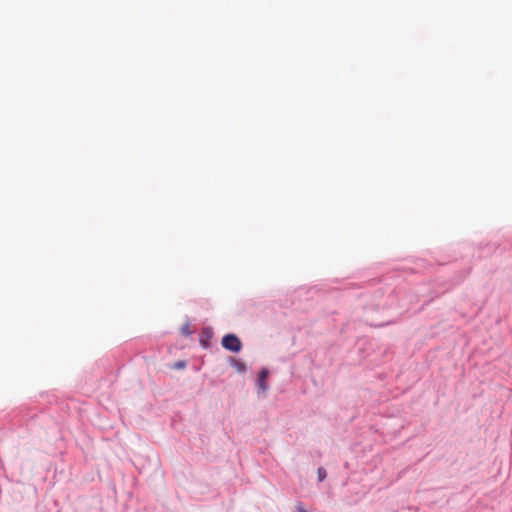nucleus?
<instances>
[{
    "instance_id": "obj_4",
    "label": "nucleus",
    "mask_w": 512,
    "mask_h": 512,
    "mask_svg": "<svg viewBox=\"0 0 512 512\" xmlns=\"http://www.w3.org/2000/svg\"><path fill=\"white\" fill-rule=\"evenodd\" d=\"M229 363L232 367H234L239 373H246L247 367L244 362L237 360L233 357H230Z\"/></svg>"
},
{
    "instance_id": "obj_8",
    "label": "nucleus",
    "mask_w": 512,
    "mask_h": 512,
    "mask_svg": "<svg viewBox=\"0 0 512 512\" xmlns=\"http://www.w3.org/2000/svg\"><path fill=\"white\" fill-rule=\"evenodd\" d=\"M296 512H308L306 509H304L303 504L301 502H298L296 504Z\"/></svg>"
},
{
    "instance_id": "obj_5",
    "label": "nucleus",
    "mask_w": 512,
    "mask_h": 512,
    "mask_svg": "<svg viewBox=\"0 0 512 512\" xmlns=\"http://www.w3.org/2000/svg\"><path fill=\"white\" fill-rule=\"evenodd\" d=\"M181 333L186 336V337H189L191 334H192V331L190 329V322L187 321L182 327H181Z\"/></svg>"
},
{
    "instance_id": "obj_7",
    "label": "nucleus",
    "mask_w": 512,
    "mask_h": 512,
    "mask_svg": "<svg viewBox=\"0 0 512 512\" xmlns=\"http://www.w3.org/2000/svg\"><path fill=\"white\" fill-rule=\"evenodd\" d=\"M186 367V361L180 360L174 363L173 368L175 369H183Z\"/></svg>"
},
{
    "instance_id": "obj_6",
    "label": "nucleus",
    "mask_w": 512,
    "mask_h": 512,
    "mask_svg": "<svg viewBox=\"0 0 512 512\" xmlns=\"http://www.w3.org/2000/svg\"><path fill=\"white\" fill-rule=\"evenodd\" d=\"M317 477H318V481L319 482H322L326 479L327 477V472L325 470V468L323 467H319L318 470H317Z\"/></svg>"
},
{
    "instance_id": "obj_2",
    "label": "nucleus",
    "mask_w": 512,
    "mask_h": 512,
    "mask_svg": "<svg viewBox=\"0 0 512 512\" xmlns=\"http://www.w3.org/2000/svg\"><path fill=\"white\" fill-rule=\"evenodd\" d=\"M270 375V371L268 368L263 367L257 375L256 379V387H257V393L258 395H266L269 385H268V378Z\"/></svg>"
},
{
    "instance_id": "obj_9",
    "label": "nucleus",
    "mask_w": 512,
    "mask_h": 512,
    "mask_svg": "<svg viewBox=\"0 0 512 512\" xmlns=\"http://www.w3.org/2000/svg\"><path fill=\"white\" fill-rule=\"evenodd\" d=\"M390 322H387V324H389ZM384 325H386V323H383V324H380L379 326L380 327H383Z\"/></svg>"
},
{
    "instance_id": "obj_3",
    "label": "nucleus",
    "mask_w": 512,
    "mask_h": 512,
    "mask_svg": "<svg viewBox=\"0 0 512 512\" xmlns=\"http://www.w3.org/2000/svg\"><path fill=\"white\" fill-rule=\"evenodd\" d=\"M214 336L213 329L211 327H204L201 330L199 342L204 349H208L211 346V340Z\"/></svg>"
},
{
    "instance_id": "obj_1",
    "label": "nucleus",
    "mask_w": 512,
    "mask_h": 512,
    "mask_svg": "<svg viewBox=\"0 0 512 512\" xmlns=\"http://www.w3.org/2000/svg\"><path fill=\"white\" fill-rule=\"evenodd\" d=\"M222 347L232 353H239L242 350V342L234 333L225 334L221 340Z\"/></svg>"
}]
</instances>
